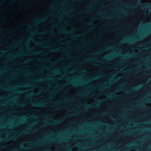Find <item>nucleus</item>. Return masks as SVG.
<instances>
[{"mask_svg": "<svg viewBox=\"0 0 151 151\" xmlns=\"http://www.w3.org/2000/svg\"><path fill=\"white\" fill-rule=\"evenodd\" d=\"M64 119H61L58 120H53L52 122H45V124H43V127H45L47 125H56L60 124L61 122L63 121Z\"/></svg>", "mask_w": 151, "mask_h": 151, "instance_id": "obj_1", "label": "nucleus"}, {"mask_svg": "<svg viewBox=\"0 0 151 151\" xmlns=\"http://www.w3.org/2000/svg\"><path fill=\"white\" fill-rule=\"evenodd\" d=\"M40 34H47V33H49L50 34L54 35L55 34L54 33L53 30H50L49 31H46L45 32H39Z\"/></svg>", "mask_w": 151, "mask_h": 151, "instance_id": "obj_6", "label": "nucleus"}, {"mask_svg": "<svg viewBox=\"0 0 151 151\" xmlns=\"http://www.w3.org/2000/svg\"><path fill=\"white\" fill-rule=\"evenodd\" d=\"M43 90V91H45V90Z\"/></svg>", "mask_w": 151, "mask_h": 151, "instance_id": "obj_45", "label": "nucleus"}, {"mask_svg": "<svg viewBox=\"0 0 151 151\" xmlns=\"http://www.w3.org/2000/svg\"><path fill=\"white\" fill-rule=\"evenodd\" d=\"M33 94V93H32L30 94V95H32Z\"/></svg>", "mask_w": 151, "mask_h": 151, "instance_id": "obj_34", "label": "nucleus"}, {"mask_svg": "<svg viewBox=\"0 0 151 151\" xmlns=\"http://www.w3.org/2000/svg\"><path fill=\"white\" fill-rule=\"evenodd\" d=\"M3 89L4 90H7V89H5V88H3Z\"/></svg>", "mask_w": 151, "mask_h": 151, "instance_id": "obj_36", "label": "nucleus"}, {"mask_svg": "<svg viewBox=\"0 0 151 151\" xmlns=\"http://www.w3.org/2000/svg\"><path fill=\"white\" fill-rule=\"evenodd\" d=\"M31 60V59H29L28 60H27L25 61V62L27 63V62H28L29 61Z\"/></svg>", "mask_w": 151, "mask_h": 151, "instance_id": "obj_23", "label": "nucleus"}, {"mask_svg": "<svg viewBox=\"0 0 151 151\" xmlns=\"http://www.w3.org/2000/svg\"><path fill=\"white\" fill-rule=\"evenodd\" d=\"M133 42H131V43H133Z\"/></svg>", "mask_w": 151, "mask_h": 151, "instance_id": "obj_44", "label": "nucleus"}, {"mask_svg": "<svg viewBox=\"0 0 151 151\" xmlns=\"http://www.w3.org/2000/svg\"><path fill=\"white\" fill-rule=\"evenodd\" d=\"M60 32L61 33H65L67 34H70L74 37H79L80 36V34H77L73 35L71 32L67 31L65 28L64 27L62 28L61 29V30Z\"/></svg>", "mask_w": 151, "mask_h": 151, "instance_id": "obj_2", "label": "nucleus"}, {"mask_svg": "<svg viewBox=\"0 0 151 151\" xmlns=\"http://www.w3.org/2000/svg\"><path fill=\"white\" fill-rule=\"evenodd\" d=\"M112 94L114 97H115L116 96V95L115 94Z\"/></svg>", "mask_w": 151, "mask_h": 151, "instance_id": "obj_25", "label": "nucleus"}, {"mask_svg": "<svg viewBox=\"0 0 151 151\" xmlns=\"http://www.w3.org/2000/svg\"><path fill=\"white\" fill-rule=\"evenodd\" d=\"M85 105L86 107V109L84 110L85 111H86L87 109L97 107L98 106V105L97 104L93 105L86 104Z\"/></svg>", "mask_w": 151, "mask_h": 151, "instance_id": "obj_3", "label": "nucleus"}, {"mask_svg": "<svg viewBox=\"0 0 151 151\" xmlns=\"http://www.w3.org/2000/svg\"><path fill=\"white\" fill-rule=\"evenodd\" d=\"M87 25H94L93 22H89L86 23Z\"/></svg>", "mask_w": 151, "mask_h": 151, "instance_id": "obj_13", "label": "nucleus"}, {"mask_svg": "<svg viewBox=\"0 0 151 151\" xmlns=\"http://www.w3.org/2000/svg\"><path fill=\"white\" fill-rule=\"evenodd\" d=\"M117 80V79H115V81H116Z\"/></svg>", "mask_w": 151, "mask_h": 151, "instance_id": "obj_43", "label": "nucleus"}, {"mask_svg": "<svg viewBox=\"0 0 151 151\" xmlns=\"http://www.w3.org/2000/svg\"><path fill=\"white\" fill-rule=\"evenodd\" d=\"M88 12V9L86 10L83 11V12Z\"/></svg>", "mask_w": 151, "mask_h": 151, "instance_id": "obj_22", "label": "nucleus"}, {"mask_svg": "<svg viewBox=\"0 0 151 151\" xmlns=\"http://www.w3.org/2000/svg\"><path fill=\"white\" fill-rule=\"evenodd\" d=\"M111 17H108L107 18H111Z\"/></svg>", "mask_w": 151, "mask_h": 151, "instance_id": "obj_38", "label": "nucleus"}, {"mask_svg": "<svg viewBox=\"0 0 151 151\" xmlns=\"http://www.w3.org/2000/svg\"><path fill=\"white\" fill-rule=\"evenodd\" d=\"M24 104H19V106L21 107H23L24 106Z\"/></svg>", "mask_w": 151, "mask_h": 151, "instance_id": "obj_19", "label": "nucleus"}, {"mask_svg": "<svg viewBox=\"0 0 151 151\" xmlns=\"http://www.w3.org/2000/svg\"><path fill=\"white\" fill-rule=\"evenodd\" d=\"M72 115L71 114H69V115H67L66 116V117H70V116H71Z\"/></svg>", "mask_w": 151, "mask_h": 151, "instance_id": "obj_21", "label": "nucleus"}, {"mask_svg": "<svg viewBox=\"0 0 151 151\" xmlns=\"http://www.w3.org/2000/svg\"><path fill=\"white\" fill-rule=\"evenodd\" d=\"M104 115H107V113H104Z\"/></svg>", "mask_w": 151, "mask_h": 151, "instance_id": "obj_30", "label": "nucleus"}, {"mask_svg": "<svg viewBox=\"0 0 151 151\" xmlns=\"http://www.w3.org/2000/svg\"><path fill=\"white\" fill-rule=\"evenodd\" d=\"M122 86H120L117 89V91H120Z\"/></svg>", "mask_w": 151, "mask_h": 151, "instance_id": "obj_18", "label": "nucleus"}, {"mask_svg": "<svg viewBox=\"0 0 151 151\" xmlns=\"http://www.w3.org/2000/svg\"><path fill=\"white\" fill-rule=\"evenodd\" d=\"M52 27H57V26H56V25H52Z\"/></svg>", "mask_w": 151, "mask_h": 151, "instance_id": "obj_32", "label": "nucleus"}, {"mask_svg": "<svg viewBox=\"0 0 151 151\" xmlns=\"http://www.w3.org/2000/svg\"><path fill=\"white\" fill-rule=\"evenodd\" d=\"M93 59L92 58H88V59H86L85 61H88L90 60H92Z\"/></svg>", "mask_w": 151, "mask_h": 151, "instance_id": "obj_15", "label": "nucleus"}, {"mask_svg": "<svg viewBox=\"0 0 151 151\" xmlns=\"http://www.w3.org/2000/svg\"><path fill=\"white\" fill-rule=\"evenodd\" d=\"M88 31H86L85 32V34H87L88 33Z\"/></svg>", "mask_w": 151, "mask_h": 151, "instance_id": "obj_31", "label": "nucleus"}, {"mask_svg": "<svg viewBox=\"0 0 151 151\" xmlns=\"http://www.w3.org/2000/svg\"><path fill=\"white\" fill-rule=\"evenodd\" d=\"M31 104L32 106H34L42 107L45 106V104L42 102L38 103H32Z\"/></svg>", "mask_w": 151, "mask_h": 151, "instance_id": "obj_4", "label": "nucleus"}, {"mask_svg": "<svg viewBox=\"0 0 151 151\" xmlns=\"http://www.w3.org/2000/svg\"><path fill=\"white\" fill-rule=\"evenodd\" d=\"M101 76H95V77H94L92 78H91L90 79V80H96L97 79H98V78H99L100 77H101Z\"/></svg>", "mask_w": 151, "mask_h": 151, "instance_id": "obj_10", "label": "nucleus"}, {"mask_svg": "<svg viewBox=\"0 0 151 151\" xmlns=\"http://www.w3.org/2000/svg\"><path fill=\"white\" fill-rule=\"evenodd\" d=\"M22 147H23L22 146Z\"/></svg>", "mask_w": 151, "mask_h": 151, "instance_id": "obj_49", "label": "nucleus"}, {"mask_svg": "<svg viewBox=\"0 0 151 151\" xmlns=\"http://www.w3.org/2000/svg\"><path fill=\"white\" fill-rule=\"evenodd\" d=\"M34 42H35V43H36V44H37L38 45H42V43H39V42H36V41H35Z\"/></svg>", "mask_w": 151, "mask_h": 151, "instance_id": "obj_16", "label": "nucleus"}, {"mask_svg": "<svg viewBox=\"0 0 151 151\" xmlns=\"http://www.w3.org/2000/svg\"><path fill=\"white\" fill-rule=\"evenodd\" d=\"M109 96V97H111V96Z\"/></svg>", "mask_w": 151, "mask_h": 151, "instance_id": "obj_47", "label": "nucleus"}, {"mask_svg": "<svg viewBox=\"0 0 151 151\" xmlns=\"http://www.w3.org/2000/svg\"><path fill=\"white\" fill-rule=\"evenodd\" d=\"M78 144H77L76 145L78 146Z\"/></svg>", "mask_w": 151, "mask_h": 151, "instance_id": "obj_37", "label": "nucleus"}, {"mask_svg": "<svg viewBox=\"0 0 151 151\" xmlns=\"http://www.w3.org/2000/svg\"><path fill=\"white\" fill-rule=\"evenodd\" d=\"M2 52L3 53H4V51H2Z\"/></svg>", "mask_w": 151, "mask_h": 151, "instance_id": "obj_39", "label": "nucleus"}, {"mask_svg": "<svg viewBox=\"0 0 151 151\" xmlns=\"http://www.w3.org/2000/svg\"><path fill=\"white\" fill-rule=\"evenodd\" d=\"M45 47H47V46H45Z\"/></svg>", "mask_w": 151, "mask_h": 151, "instance_id": "obj_48", "label": "nucleus"}, {"mask_svg": "<svg viewBox=\"0 0 151 151\" xmlns=\"http://www.w3.org/2000/svg\"><path fill=\"white\" fill-rule=\"evenodd\" d=\"M65 84H63V85H62V86H65Z\"/></svg>", "mask_w": 151, "mask_h": 151, "instance_id": "obj_33", "label": "nucleus"}, {"mask_svg": "<svg viewBox=\"0 0 151 151\" xmlns=\"http://www.w3.org/2000/svg\"><path fill=\"white\" fill-rule=\"evenodd\" d=\"M86 71V70H83V71H84V72H85V71Z\"/></svg>", "mask_w": 151, "mask_h": 151, "instance_id": "obj_41", "label": "nucleus"}, {"mask_svg": "<svg viewBox=\"0 0 151 151\" xmlns=\"http://www.w3.org/2000/svg\"><path fill=\"white\" fill-rule=\"evenodd\" d=\"M22 133H24L25 134H27V132H26V131H22Z\"/></svg>", "mask_w": 151, "mask_h": 151, "instance_id": "obj_24", "label": "nucleus"}, {"mask_svg": "<svg viewBox=\"0 0 151 151\" xmlns=\"http://www.w3.org/2000/svg\"><path fill=\"white\" fill-rule=\"evenodd\" d=\"M142 4L140 3V2H139L138 3V4H139V5L141 6L142 8H144L145 7H148L149 6V4H145L144 5H142Z\"/></svg>", "mask_w": 151, "mask_h": 151, "instance_id": "obj_9", "label": "nucleus"}, {"mask_svg": "<svg viewBox=\"0 0 151 151\" xmlns=\"http://www.w3.org/2000/svg\"><path fill=\"white\" fill-rule=\"evenodd\" d=\"M56 103L57 104H58L59 103V101H57L56 102Z\"/></svg>", "mask_w": 151, "mask_h": 151, "instance_id": "obj_27", "label": "nucleus"}, {"mask_svg": "<svg viewBox=\"0 0 151 151\" xmlns=\"http://www.w3.org/2000/svg\"><path fill=\"white\" fill-rule=\"evenodd\" d=\"M63 108H65V106H63Z\"/></svg>", "mask_w": 151, "mask_h": 151, "instance_id": "obj_42", "label": "nucleus"}, {"mask_svg": "<svg viewBox=\"0 0 151 151\" xmlns=\"http://www.w3.org/2000/svg\"><path fill=\"white\" fill-rule=\"evenodd\" d=\"M139 87H136L134 88V89H139Z\"/></svg>", "mask_w": 151, "mask_h": 151, "instance_id": "obj_20", "label": "nucleus"}, {"mask_svg": "<svg viewBox=\"0 0 151 151\" xmlns=\"http://www.w3.org/2000/svg\"><path fill=\"white\" fill-rule=\"evenodd\" d=\"M46 19H47V18L46 17L42 18H41L40 19H37V20H36L35 21L36 23H35V26H37V23L44 21H45Z\"/></svg>", "mask_w": 151, "mask_h": 151, "instance_id": "obj_5", "label": "nucleus"}, {"mask_svg": "<svg viewBox=\"0 0 151 151\" xmlns=\"http://www.w3.org/2000/svg\"><path fill=\"white\" fill-rule=\"evenodd\" d=\"M91 6V5H89V6Z\"/></svg>", "mask_w": 151, "mask_h": 151, "instance_id": "obj_50", "label": "nucleus"}, {"mask_svg": "<svg viewBox=\"0 0 151 151\" xmlns=\"http://www.w3.org/2000/svg\"><path fill=\"white\" fill-rule=\"evenodd\" d=\"M41 52V51H39V52H33L32 53V54L33 55H37L38 54H39Z\"/></svg>", "mask_w": 151, "mask_h": 151, "instance_id": "obj_14", "label": "nucleus"}, {"mask_svg": "<svg viewBox=\"0 0 151 151\" xmlns=\"http://www.w3.org/2000/svg\"><path fill=\"white\" fill-rule=\"evenodd\" d=\"M80 95V94H79L78 95V96H79V95Z\"/></svg>", "mask_w": 151, "mask_h": 151, "instance_id": "obj_46", "label": "nucleus"}, {"mask_svg": "<svg viewBox=\"0 0 151 151\" xmlns=\"http://www.w3.org/2000/svg\"><path fill=\"white\" fill-rule=\"evenodd\" d=\"M92 19H96V18L95 17H92L91 18Z\"/></svg>", "mask_w": 151, "mask_h": 151, "instance_id": "obj_29", "label": "nucleus"}, {"mask_svg": "<svg viewBox=\"0 0 151 151\" xmlns=\"http://www.w3.org/2000/svg\"><path fill=\"white\" fill-rule=\"evenodd\" d=\"M60 49L59 48L53 49L51 50H50V51L52 52H56L58 51Z\"/></svg>", "mask_w": 151, "mask_h": 151, "instance_id": "obj_11", "label": "nucleus"}, {"mask_svg": "<svg viewBox=\"0 0 151 151\" xmlns=\"http://www.w3.org/2000/svg\"><path fill=\"white\" fill-rule=\"evenodd\" d=\"M71 101H74V98H73L71 100Z\"/></svg>", "mask_w": 151, "mask_h": 151, "instance_id": "obj_28", "label": "nucleus"}, {"mask_svg": "<svg viewBox=\"0 0 151 151\" xmlns=\"http://www.w3.org/2000/svg\"><path fill=\"white\" fill-rule=\"evenodd\" d=\"M142 38V37H141L139 38H137V40H139L141 39Z\"/></svg>", "mask_w": 151, "mask_h": 151, "instance_id": "obj_26", "label": "nucleus"}, {"mask_svg": "<svg viewBox=\"0 0 151 151\" xmlns=\"http://www.w3.org/2000/svg\"><path fill=\"white\" fill-rule=\"evenodd\" d=\"M28 43V42L27 41V42L25 43V45L27 46V47H29V45Z\"/></svg>", "mask_w": 151, "mask_h": 151, "instance_id": "obj_17", "label": "nucleus"}, {"mask_svg": "<svg viewBox=\"0 0 151 151\" xmlns=\"http://www.w3.org/2000/svg\"><path fill=\"white\" fill-rule=\"evenodd\" d=\"M17 136H12L9 138H6L5 139H3L2 140L5 142H7L8 141H9V140H11V139L16 140V139H17Z\"/></svg>", "mask_w": 151, "mask_h": 151, "instance_id": "obj_8", "label": "nucleus"}, {"mask_svg": "<svg viewBox=\"0 0 151 151\" xmlns=\"http://www.w3.org/2000/svg\"><path fill=\"white\" fill-rule=\"evenodd\" d=\"M16 44H17L16 42H14V45H15Z\"/></svg>", "mask_w": 151, "mask_h": 151, "instance_id": "obj_35", "label": "nucleus"}, {"mask_svg": "<svg viewBox=\"0 0 151 151\" xmlns=\"http://www.w3.org/2000/svg\"><path fill=\"white\" fill-rule=\"evenodd\" d=\"M109 48H110L109 47H108L106 48H105L103 49L100 50H99L98 52H96L94 54H95V55L99 54L101 53L104 51H105L108 49H109Z\"/></svg>", "mask_w": 151, "mask_h": 151, "instance_id": "obj_7", "label": "nucleus"}, {"mask_svg": "<svg viewBox=\"0 0 151 151\" xmlns=\"http://www.w3.org/2000/svg\"><path fill=\"white\" fill-rule=\"evenodd\" d=\"M70 83L72 84L75 86H78L80 84L79 83H74L72 81H70Z\"/></svg>", "mask_w": 151, "mask_h": 151, "instance_id": "obj_12", "label": "nucleus"}, {"mask_svg": "<svg viewBox=\"0 0 151 151\" xmlns=\"http://www.w3.org/2000/svg\"><path fill=\"white\" fill-rule=\"evenodd\" d=\"M122 42H120V43H119V44H122Z\"/></svg>", "mask_w": 151, "mask_h": 151, "instance_id": "obj_40", "label": "nucleus"}]
</instances>
